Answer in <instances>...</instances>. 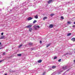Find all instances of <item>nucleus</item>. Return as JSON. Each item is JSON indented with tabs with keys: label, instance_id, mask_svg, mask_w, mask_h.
<instances>
[{
	"label": "nucleus",
	"instance_id": "obj_4",
	"mask_svg": "<svg viewBox=\"0 0 75 75\" xmlns=\"http://www.w3.org/2000/svg\"><path fill=\"white\" fill-rule=\"evenodd\" d=\"M32 27V25H30L26 27L27 28H31Z\"/></svg>",
	"mask_w": 75,
	"mask_h": 75
},
{
	"label": "nucleus",
	"instance_id": "obj_6",
	"mask_svg": "<svg viewBox=\"0 0 75 75\" xmlns=\"http://www.w3.org/2000/svg\"><path fill=\"white\" fill-rule=\"evenodd\" d=\"M38 63H41V62H42V60H38Z\"/></svg>",
	"mask_w": 75,
	"mask_h": 75
},
{
	"label": "nucleus",
	"instance_id": "obj_25",
	"mask_svg": "<svg viewBox=\"0 0 75 75\" xmlns=\"http://www.w3.org/2000/svg\"><path fill=\"white\" fill-rule=\"evenodd\" d=\"M36 27H37V28H40V26L38 25Z\"/></svg>",
	"mask_w": 75,
	"mask_h": 75
},
{
	"label": "nucleus",
	"instance_id": "obj_31",
	"mask_svg": "<svg viewBox=\"0 0 75 75\" xmlns=\"http://www.w3.org/2000/svg\"><path fill=\"white\" fill-rule=\"evenodd\" d=\"M3 33H1V35H3Z\"/></svg>",
	"mask_w": 75,
	"mask_h": 75
},
{
	"label": "nucleus",
	"instance_id": "obj_2",
	"mask_svg": "<svg viewBox=\"0 0 75 75\" xmlns=\"http://www.w3.org/2000/svg\"><path fill=\"white\" fill-rule=\"evenodd\" d=\"M49 27L50 28H53L54 27V25L53 24H50L49 25Z\"/></svg>",
	"mask_w": 75,
	"mask_h": 75
},
{
	"label": "nucleus",
	"instance_id": "obj_11",
	"mask_svg": "<svg viewBox=\"0 0 75 75\" xmlns=\"http://www.w3.org/2000/svg\"><path fill=\"white\" fill-rule=\"evenodd\" d=\"M47 17H45L43 18V20H45V19H47Z\"/></svg>",
	"mask_w": 75,
	"mask_h": 75
},
{
	"label": "nucleus",
	"instance_id": "obj_19",
	"mask_svg": "<svg viewBox=\"0 0 75 75\" xmlns=\"http://www.w3.org/2000/svg\"><path fill=\"white\" fill-rule=\"evenodd\" d=\"M36 22H37V21H36V20L34 21L33 22V24H34V23H36Z\"/></svg>",
	"mask_w": 75,
	"mask_h": 75
},
{
	"label": "nucleus",
	"instance_id": "obj_34",
	"mask_svg": "<svg viewBox=\"0 0 75 75\" xmlns=\"http://www.w3.org/2000/svg\"><path fill=\"white\" fill-rule=\"evenodd\" d=\"M2 62V61H0V62Z\"/></svg>",
	"mask_w": 75,
	"mask_h": 75
},
{
	"label": "nucleus",
	"instance_id": "obj_26",
	"mask_svg": "<svg viewBox=\"0 0 75 75\" xmlns=\"http://www.w3.org/2000/svg\"><path fill=\"white\" fill-rule=\"evenodd\" d=\"M40 44H42V41L41 40L40 41Z\"/></svg>",
	"mask_w": 75,
	"mask_h": 75
},
{
	"label": "nucleus",
	"instance_id": "obj_13",
	"mask_svg": "<svg viewBox=\"0 0 75 75\" xmlns=\"http://www.w3.org/2000/svg\"><path fill=\"white\" fill-rule=\"evenodd\" d=\"M33 45V43H29V45Z\"/></svg>",
	"mask_w": 75,
	"mask_h": 75
},
{
	"label": "nucleus",
	"instance_id": "obj_37",
	"mask_svg": "<svg viewBox=\"0 0 75 75\" xmlns=\"http://www.w3.org/2000/svg\"><path fill=\"white\" fill-rule=\"evenodd\" d=\"M50 70H51V69H50V70H49V71H50Z\"/></svg>",
	"mask_w": 75,
	"mask_h": 75
},
{
	"label": "nucleus",
	"instance_id": "obj_24",
	"mask_svg": "<svg viewBox=\"0 0 75 75\" xmlns=\"http://www.w3.org/2000/svg\"><path fill=\"white\" fill-rule=\"evenodd\" d=\"M61 59H59L58 60V62H61Z\"/></svg>",
	"mask_w": 75,
	"mask_h": 75
},
{
	"label": "nucleus",
	"instance_id": "obj_42",
	"mask_svg": "<svg viewBox=\"0 0 75 75\" xmlns=\"http://www.w3.org/2000/svg\"><path fill=\"white\" fill-rule=\"evenodd\" d=\"M32 50H33V49H32Z\"/></svg>",
	"mask_w": 75,
	"mask_h": 75
},
{
	"label": "nucleus",
	"instance_id": "obj_7",
	"mask_svg": "<svg viewBox=\"0 0 75 75\" xmlns=\"http://www.w3.org/2000/svg\"><path fill=\"white\" fill-rule=\"evenodd\" d=\"M67 23L68 24H71V23H72V22H69V21H67Z\"/></svg>",
	"mask_w": 75,
	"mask_h": 75
},
{
	"label": "nucleus",
	"instance_id": "obj_18",
	"mask_svg": "<svg viewBox=\"0 0 75 75\" xmlns=\"http://www.w3.org/2000/svg\"><path fill=\"white\" fill-rule=\"evenodd\" d=\"M50 45H51L50 44H48L47 46V47H49V46H50Z\"/></svg>",
	"mask_w": 75,
	"mask_h": 75
},
{
	"label": "nucleus",
	"instance_id": "obj_3",
	"mask_svg": "<svg viewBox=\"0 0 75 75\" xmlns=\"http://www.w3.org/2000/svg\"><path fill=\"white\" fill-rule=\"evenodd\" d=\"M53 0H50L48 2V4H50L51 3H52L53 1H52Z\"/></svg>",
	"mask_w": 75,
	"mask_h": 75
},
{
	"label": "nucleus",
	"instance_id": "obj_28",
	"mask_svg": "<svg viewBox=\"0 0 75 75\" xmlns=\"http://www.w3.org/2000/svg\"><path fill=\"white\" fill-rule=\"evenodd\" d=\"M3 4L2 2H0V4Z\"/></svg>",
	"mask_w": 75,
	"mask_h": 75
},
{
	"label": "nucleus",
	"instance_id": "obj_29",
	"mask_svg": "<svg viewBox=\"0 0 75 75\" xmlns=\"http://www.w3.org/2000/svg\"><path fill=\"white\" fill-rule=\"evenodd\" d=\"M3 55H5V52H3Z\"/></svg>",
	"mask_w": 75,
	"mask_h": 75
},
{
	"label": "nucleus",
	"instance_id": "obj_14",
	"mask_svg": "<svg viewBox=\"0 0 75 75\" xmlns=\"http://www.w3.org/2000/svg\"><path fill=\"white\" fill-rule=\"evenodd\" d=\"M17 55H18V56L19 57L21 56V54H17Z\"/></svg>",
	"mask_w": 75,
	"mask_h": 75
},
{
	"label": "nucleus",
	"instance_id": "obj_8",
	"mask_svg": "<svg viewBox=\"0 0 75 75\" xmlns=\"http://www.w3.org/2000/svg\"><path fill=\"white\" fill-rule=\"evenodd\" d=\"M29 31L30 32H31V31H32V28H30L29 29Z\"/></svg>",
	"mask_w": 75,
	"mask_h": 75
},
{
	"label": "nucleus",
	"instance_id": "obj_32",
	"mask_svg": "<svg viewBox=\"0 0 75 75\" xmlns=\"http://www.w3.org/2000/svg\"><path fill=\"white\" fill-rule=\"evenodd\" d=\"M73 27H75V25H73Z\"/></svg>",
	"mask_w": 75,
	"mask_h": 75
},
{
	"label": "nucleus",
	"instance_id": "obj_33",
	"mask_svg": "<svg viewBox=\"0 0 75 75\" xmlns=\"http://www.w3.org/2000/svg\"><path fill=\"white\" fill-rule=\"evenodd\" d=\"M1 42H0V45H1Z\"/></svg>",
	"mask_w": 75,
	"mask_h": 75
},
{
	"label": "nucleus",
	"instance_id": "obj_41",
	"mask_svg": "<svg viewBox=\"0 0 75 75\" xmlns=\"http://www.w3.org/2000/svg\"><path fill=\"white\" fill-rule=\"evenodd\" d=\"M69 71V70H67V71Z\"/></svg>",
	"mask_w": 75,
	"mask_h": 75
},
{
	"label": "nucleus",
	"instance_id": "obj_12",
	"mask_svg": "<svg viewBox=\"0 0 75 75\" xmlns=\"http://www.w3.org/2000/svg\"><path fill=\"white\" fill-rule=\"evenodd\" d=\"M5 38V36H2L1 37V39H4Z\"/></svg>",
	"mask_w": 75,
	"mask_h": 75
},
{
	"label": "nucleus",
	"instance_id": "obj_39",
	"mask_svg": "<svg viewBox=\"0 0 75 75\" xmlns=\"http://www.w3.org/2000/svg\"><path fill=\"white\" fill-rule=\"evenodd\" d=\"M0 11H1V9H0Z\"/></svg>",
	"mask_w": 75,
	"mask_h": 75
},
{
	"label": "nucleus",
	"instance_id": "obj_20",
	"mask_svg": "<svg viewBox=\"0 0 75 75\" xmlns=\"http://www.w3.org/2000/svg\"><path fill=\"white\" fill-rule=\"evenodd\" d=\"M34 28H35V30H37V27L36 26H34Z\"/></svg>",
	"mask_w": 75,
	"mask_h": 75
},
{
	"label": "nucleus",
	"instance_id": "obj_15",
	"mask_svg": "<svg viewBox=\"0 0 75 75\" xmlns=\"http://www.w3.org/2000/svg\"><path fill=\"white\" fill-rule=\"evenodd\" d=\"M22 47V44H21V45H20L19 46H18V47L19 48H20V47Z\"/></svg>",
	"mask_w": 75,
	"mask_h": 75
},
{
	"label": "nucleus",
	"instance_id": "obj_36",
	"mask_svg": "<svg viewBox=\"0 0 75 75\" xmlns=\"http://www.w3.org/2000/svg\"><path fill=\"white\" fill-rule=\"evenodd\" d=\"M74 62H75V60H74Z\"/></svg>",
	"mask_w": 75,
	"mask_h": 75
},
{
	"label": "nucleus",
	"instance_id": "obj_9",
	"mask_svg": "<svg viewBox=\"0 0 75 75\" xmlns=\"http://www.w3.org/2000/svg\"><path fill=\"white\" fill-rule=\"evenodd\" d=\"M35 18L36 19L38 18V15H36L35 16Z\"/></svg>",
	"mask_w": 75,
	"mask_h": 75
},
{
	"label": "nucleus",
	"instance_id": "obj_21",
	"mask_svg": "<svg viewBox=\"0 0 75 75\" xmlns=\"http://www.w3.org/2000/svg\"><path fill=\"white\" fill-rule=\"evenodd\" d=\"M54 14H51L50 15V16H51V17H52V16H54Z\"/></svg>",
	"mask_w": 75,
	"mask_h": 75
},
{
	"label": "nucleus",
	"instance_id": "obj_27",
	"mask_svg": "<svg viewBox=\"0 0 75 75\" xmlns=\"http://www.w3.org/2000/svg\"><path fill=\"white\" fill-rule=\"evenodd\" d=\"M43 75H45V72H44L43 73Z\"/></svg>",
	"mask_w": 75,
	"mask_h": 75
},
{
	"label": "nucleus",
	"instance_id": "obj_16",
	"mask_svg": "<svg viewBox=\"0 0 75 75\" xmlns=\"http://www.w3.org/2000/svg\"><path fill=\"white\" fill-rule=\"evenodd\" d=\"M71 33H69L67 34V36H69L70 35H71Z\"/></svg>",
	"mask_w": 75,
	"mask_h": 75
},
{
	"label": "nucleus",
	"instance_id": "obj_17",
	"mask_svg": "<svg viewBox=\"0 0 75 75\" xmlns=\"http://www.w3.org/2000/svg\"><path fill=\"white\" fill-rule=\"evenodd\" d=\"M56 68V66H53L52 67L53 69H54V68Z\"/></svg>",
	"mask_w": 75,
	"mask_h": 75
},
{
	"label": "nucleus",
	"instance_id": "obj_30",
	"mask_svg": "<svg viewBox=\"0 0 75 75\" xmlns=\"http://www.w3.org/2000/svg\"><path fill=\"white\" fill-rule=\"evenodd\" d=\"M62 72V71H60V72H59L58 73V74H60V73H59V72Z\"/></svg>",
	"mask_w": 75,
	"mask_h": 75
},
{
	"label": "nucleus",
	"instance_id": "obj_40",
	"mask_svg": "<svg viewBox=\"0 0 75 75\" xmlns=\"http://www.w3.org/2000/svg\"><path fill=\"white\" fill-rule=\"evenodd\" d=\"M74 24H75V22L74 23Z\"/></svg>",
	"mask_w": 75,
	"mask_h": 75
},
{
	"label": "nucleus",
	"instance_id": "obj_38",
	"mask_svg": "<svg viewBox=\"0 0 75 75\" xmlns=\"http://www.w3.org/2000/svg\"><path fill=\"white\" fill-rule=\"evenodd\" d=\"M1 39V38H0V40Z\"/></svg>",
	"mask_w": 75,
	"mask_h": 75
},
{
	"label": "nucleus",
	"instance_id": "obj_22",
	"mask_svg": "<svg viewBox=\"0 0 75 75\" xmlns=\"http://www.w3.org/2000/svg\"><path fill=\"white\" fill-rule=\"evenodd\" d=\"M64 17H63V16H61V19H62V20H63L64 19Z\"/></svg>",
	"mask_w": 75,
	"mask_h": 75
},
{
	"label": "nucleus",
	"instance_id": "obj_10",
	"mask_svg": "<svg viewBox=\"0 0 75 75\" xmlns=\"http://www.w3.org/2000/svg\"><path fill=\"white\" fill-rule=\"evenodd\" d=\"M72 40L73 41H75V38H73L72 39Z\"/></svg>",
	"mask_w": 75,
	"mask_h": 75
},
{
	"label": "nucleus",
	"instance_id": "obj_35",
	"mask_svg": "<svg viewBox=\"0 0 75 75\" xmlns=\"http://www.w3.org/2000/svg\"><path fill=\"white\" fill-rule=\"evenodd\" d=\"M1 49H2V48H0V50H1Z\"/></svg>",
	"mask_w": 75,
	"mask_h": 75
},
{
	"label": "nucleus",
	"instance_id": "obj_23",
	"mask_svg": "<svg viewBox=\"0 0 75 75\" xmlns=\"http://www.w3.org/2000/svg\"><path fill=\"white\" fill-rule=\"evenodd\" d=\"M57 57H55L54 58V59H57Z\"/></svg>",
	"mask_w": 75,
	"mask_h": 75
},
{
	"label": "nucleus",
	"instance_id": "obj_5",
	"mask_svg": "<svg viewBox=\"0 0 75 75\" xmlns=\"http://www.w3.org/2000/svg\"><path fill=\"white\" fill-rule=\"evenodd\" d=\"M63 69H64V70L67 69V67L66 66L63 67Z\"/></svg>",
	"mask_w": 75,
	"mask_h": 75
},
{
	"label": "nucleus",
	"instance_id": "obj_1",
	"mask_svg": "<svg viewBox=\"0 0 75 75\" xmlns=\"http://www.w3.org/2000/svg\"><path fill=\"white\" fill-rule=\"evenodd\" d=\"M33 18L31 17H29L28 18V21H30V20H31Z\"/></svg>",
	"mask_w": 75,
	"mask_h": 75
}]
</instances>
